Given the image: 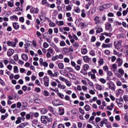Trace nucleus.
I'll return each instance as SVG.
<instances>
[{"label": "nucleus", "instance_id": "nucleus-1", "mask_svg": "<svg viewBox=\"0 0 128 128\" xmlns=\"http://www.w3.org/2000/svg\"><path fill=\"white\" fill-rule=\"evenodd\" d=\"M114 74L116 76L117 78H122V75L124 74V70L122 68H120L118 69V70L115 72Z\"/></svg>", "mask_w": 128, "mask_h": 128}, {"label": "nucleus", "instance_id": "nucleus-2", "mask_svg": "<svg viewBox=\"0 0 128 128\" xmlns=\"http://www.w3.org/2000/svg\"><path fill=\"white\" fill-rule=\"evenodd\" d=\"M52 120V118H48L46 116H42L41 117V122L42 124H48V122H50Z\"/></svg>", "mask_w": 128, "mask_h": 128}, {"label": "nucleus", "instance_id": "nucleus-3", "mask_svg": "<svg viewBox=\"0 0 128 128\" xmlns=\"http://www.w3.org/2000/svg\"><path fill=\"white\" fill-rule=\"evenodd\" d=\"M122 40H115L114 42V46L116 50H120L122 48Z\"/></svg>", "mask_w": 128, "mask_h": 128}, {"label": "nucleus", "instance_id": "nucleus-4", "mask_svg": "<svg viewBox=\"0 0 128 128\" xmlns=\"http://www.w3.org/2000/svg\"><path fill=\"white\" fill-rule=\"evenodd\" d=\"M47 74L51 78H58V72H56L53 73L52 70H48L47 71Z\"/></svg>", "mask_w": 128, "mask_h": 128}, {"label": "nucleus", "instance_id": "nucleus-5", "mask_svg": "<svg viewBox=\"0 0 128 128\" xmlns=\"http://www.w3.org/2000/svg\"><path fill=\"white\" fill-rule=\"evenodd\" d=\"M54 54V49L52 48H49L47 50V53L46 56L47 58H50L52 56V54Z\"/></svg>", "mask_w": 128, "mask_h": 128}, {"label": "nucleus", "instance_id": "nucleus-6", "mask_svg": "<svg viewBox=\"0 0 128 128\" xmlns=\"http://www.w3.org/2000/svg\"><path fill=\"white\" fill-rule=\"evenodd\" d=\"M52 104L55 106H62V102L58 100H54L52 102Z\"/></svg>", "mask_w": 128, "mask_h": 128}, {"label": "nucleus", "instance_id": "nucleus-7", "mask_svg": "<svg viewBox=\"0 0 128 128\" xmlns=\"http://www.w3.org/2000/svg\"><path fill=\"white\" fill-rule=\"evenodd\" d=\"M108 88L111 90H116V85L114 83L110 82V85L108 86Z\"/></svg>", "mask_w": 128, "mask_h": 128}, {"label": "nucleus", "instance_id": "nucleus-8", "mask_svg": "<svg viewBox=\"0 0 128 128\" xmlns=\"http://www.w3.org/2000/svg\"><path fill=\"white\" fill-rule=\"evenodd\" d=\"M14 54V50L12 48H10L9 50H8V52H7V56H12V54Z\"/></svg>", "mask_w": 128, "mask_h": 128}, {"label": "nucleus", "instance_id": "nucleus-9", "mask_svg": "<svg viewBox=\"0 0 128 128\" xmlns=\"http://www.w3.org/2000/svg\"><path fill=\"white\" fill-rule=\"evenodd\" d=\"M7 45L8 46H11L12 48H16V46L14 42L10 40H8L7 42Z\"/></svg>", "mask_w": 128, "mask_h": 128}, {"label": "nucleus", "instance_id": "nucleus-10", "mask_svg": "<svg viewBox=\"0 0 128 128\" xmlns=\"http://www.w3.org/2000/svg\"><path fill=\"white\" fill-rule=\"evenodd\" d=\"M112 70L115 74L118 72V65L116 64H112Z\"/></svg>", "mask_w": 128, "mask_h": 128}, {"label": "nucleus", "instance_id": "nucleus-11", "mask_svg": "<svg viewBox=\"0 0 128 128\" xmlns=\"http://www.w3.org/2000/svg\"><path fill=\"white\" fill-rule=\"evenodd\" d=\"M21 58L22 60H24V62H28V55L24 54H21Z\"/></svg>", "mask_w": 128, "mask_h": 128}, {"label": "nucleus", "instance_id": "nucleus-12", "mask_svg": "<svg viewBox=\"0 0 128 128\" xmlns=\"http://www.w3.org/2000/svg\"><path fill=\"white\" fill-rule=\"evenodd\" d=\"M30 12H31V14H38V8H32L30 10Z\"/></svg>", "mask_w": 128, "mask_h": 128}, {"label": "nucleus", "instance_id": "nucleus-13", "mask_svg": "<svg viewBox=\"0 0 128 128\" xmlns=\"http://www.w3.org/2000/svg\"><path fill=\"white\" fill-rule=\"evenodd\" d=\"M57 26H64V21L62 20H60V21H58V20H56V22H55Z\"/></svg>", "mask_w": 128, "mask_h": 128}, {"label": "nucleus", "instance_id": "nucleus-14", "mask_svg": "<svg viewBox=\"0 0 128 128\" xmlns=\"http://www.w3.org/2000/svg\"><path fill=\"white\" fill-rule=\"evenodd\" d=\"M112 43H110L108 44H103L102 45V48H112Z\"/></svg>", "mask_w": 128, "mask_h": 128}, {"label": "nucleus", "instance_id": "nucleus-15", "mask_svg": "<svg viewBox=\"0 0 128 128\" xmlns=\"http://www.w3.org/2000/svg\"><path fill=\"white\" fill-rule=\"evenodd\" d=\"M42 4L46 6L47 8H50V4L46 0H42Z\"/></svg>", "mask_w": 128, "mask_h": 128}, {"label": "nucleus", "instance_id": "nucleus-16", "mask_svg": "<svg viewBox=\"0 0 128 128\" xmlns=\"http://www.w3.org/2000/svg\"><path fill=\"white\" fill-rule=\"evenodd\" d=\"M94 20H95V24H96V26H98V24H100V20L99 16H96L94 18Z\"/></svg>", "mask_w": 128, "mask_h": 128}, {"label": "nucleus", "instance_id": "nucleus-17", "mask_svg": "<svg viewBox=\"0 0 128 128\" xmlns=\"http://www.w3.org/2000/svg\"><path fill=\"white\" fill-rule=\"evenodd\" d=\"M116 61L118 62V66H122V62H124L122 61V59L118 58L116 59Z\"/></svg>", "mask_w": 128, "mask_h": 128}, {"label": "nucleus", "instance_id": "nucleus-18", "mask_svg": "<svg viewBox=\"0 0 128 128\" xmlns=\"http://www.w3.org/2000/svg\"><path fill=\"white\" fill-rule=\"evenodd\" d=\"M96 34H100V32H102V29L100 28V26L98 25L96 26Z\"/></svg>", "mask_w": 128, "mask_h": 128}, {"label": "nucleus", "instance_id": "nucleus-19", "mask_svg": "<svg viewBox=\"0 0 128 128\" xmlns=\"http://www.w3.org/2000/svg\"><path fill=\"white\" fill-rule=\"evenodd\" d=\"M126 34H120L117 35L118 38H126Z\"/></svg>", "mask_w": 128, "mask_h": 128}, {"label": "nucleus", "instance_id": "nucleus-20", "mask_svg": "<svg viewBox=\"0 0 128 128\" xmlns=\"http://www.w3.org/2000/svg\"><path fill=\"white\" fill-rule=\"evenodd\" d=\"M90 58L88 56H83V60H84L85 62H90Z\"/></svg>", "mask_w": 128, "mask_h": 128}, {"label": "nucleus", "instance_id": "nucleus-21", "mask_svg": "<svg viewBox=\"0 0 128 128\" xmlns=\"http://www.w3.org/2000/svg\"><path fill=\"white\" fill-rule=\"evenodd\" d=\"M12 25L14 30H18V28H20V25H18V23L14 22L13 23Z\"/></svg>", "mask_w": 128, "mask_h": 128}, {"label": "nucleus", "instance_id": "nucleus-22", "mask_svg": "<svg viewBox=\"0 0 128 128\" xmlns=\"http://www.w3.org/2000/svg\"><path fill=\"white\" fill-rule=\"evenodd\" d=\"M10 20H16V22H18V18L16 15H14L10 16Z\"/></svg>", "mask_w": 128, "mask_h": 128}, {"label": "nucleus", "instance_id": "nucleus-23", "mask_svg": "<svg viewBox=\"0 0 128 128\" xmlns=\"http://www.w3.org/2000/svg\"><path fill=\"white\" fill-rule=\"evenodd\" d=\"M84 108L86 112H90V110H92V108H90V106L88 104H86L84 106Z\"/></svg>", "mask_w": 128, "mask_h": 128}, {"label": "nucleus", "instance_id": "nucleus-24", "mask_svg": "<svg viewBox=\"0 0 128 128\" xmlns=\"http://www.w3.org/2000/svg\"><path fill=\"white\" fill-rule=\"evenodd\" d=\"M26 124H28L26 123H22L16 128H24Z\"/></svg>", "mask_w": 128, "mask_h": 128}, {"label": "nucleus", "instance_id": "nucleus-25", "mask_svg": "<svg viewBox=\"0 0 128 128\" xmlns=\"http://www.w3.org/2000/svg\"><path fill=\"white\" fill-rule=\"evenodd\" d=\"M22 117H20V116L18 117L17 118V120L15 122V124H20L22 122Z\"/></svg>", "mask_w": 128, "mask_h": 128}, {"label": "nucleus", "instance_id": "nucleus-26", "mask_svg": "<svg viewBox=\"0 0 128 128\" xmlns=\"http://www.w3.org/2000/svg\"><path fill=\"white\" fill-rule=\"evenodd\" d=\"M64 70L66 72H72V68L70 67H66L64 68Z\"/></svg>", "mask_w": 128, "mask_h": 128}, {"label": "nucleus", "instance_id": "nucleus-27", "mask_svg": "<svg viewBox=\"0 0 128 128\" xmlns=\"http://www.w3.org/2000/svg\"><path fill=\"white\" fill-rule=\"evenodd\" d=\"M110 28H112V24L110 23H106L105 26L106 30H110Z\"/></svg>", "mask_w": 128, "mask_h": 128}, {"label": "nucleus", "instance_id": "nucleus-28", "mask_svg": "<svg viewBox=\"0 0 128 128\" xmlns=\"http://www.w3.org/2000/svg\"><path fill=\"white\" fill-rule=\"evenodd\" d=\"M81 52L82 54H88V50L85 48L81 49Z\"/></svg>", "mask_w": 128, "mask_h": 128}, {"label": "nucleus", "instance_id": "nucleus-29", "mask_svg": "<svg viewBox=\"0 0 128 128\" xmlns=\"http://www.w3.org/2000/svg\"><path fill=\"white\" fill-rule=\"evenodd\" d=\"M116 103L117 104H118V108H122V106H124V104L122 102H118V100H116Z\"/></svg>", "mask_w": 128, "mask_h": 128}, {"label": "nucleus", "instance_id": "nucleus-30", "mask_svg": "<svg viewBox=\"0 0 128 128\" xmlns=\"http://www.w3.org/2000/svg\"><path fill=\"white\" fill-rule=\"evenodd\" d=\"M57 96H59L60 98H64V94H62V93L58 92L57 93Z\"/></svg>", "mask_w": 128, "mask_h": 128}, {"label": "nucleus", "instance_id": "nucleus-31", "mask_svg": "<svg viewBox=\"0 0 128 128\" xmlns=\"http://www.w3.org/2000/svg\"><path fill=\"white\" fill-rule=\"evenodd\" d=\"M80 72L83 74V76H86V74H88V72H86V70H85V69L81 70Z\"/></svg>", "mask_w": 128, "mask_h": 128}, {"label": "nucleus", "instance_id": "nucleus-32", "mask_svg": "<svg viewBox=\"0 0 128 128\" xmlns=\"http://www.w3.org/2000/svg\"><path fill=\"white\" fill-rule=\"evenodd\" d=\"M74 10L75 12H77V14H80V8L78 7H74Z\"/></svg>", "mask_w": 128, "mask_h": 128}, {"label": "nucleus", "instance_id": "nucleus-33", "mask_svg": "<svg viewBox=\"0 0 128 128\" xmlns=\"http://www.w3.org/2000/svg\"><path fill=\"white\" fill-rule=\"evenodd\" d=\"M58 60V56L56 55L52 57V62H56V60Z\"/></svg>", "mask_w": 128, "mask_h": 128}, {"label": "nucleus", "instance_id": "nucleus-34", "mask_svg": "<svg viewBox=\"0 0 128 128\" xmlns=\"http://www.w3.org/2000/svg\"><path fill=\"white\" fill-rule=\"evenodd\" d=\"M8 4L10 8H13V6H14V2H8Z\"/></svg>", "mask_w": 128, "mask_h": 128}, {"label": "nucleus", "instance_id": "nucleus-35", "mask_svg": "<svg viewBox=\"0 0 128 128\" xmlns=\"http://www.w3.org/2000/svg\"><path fill=\"white\" fill-rule=\"evenodd\" d=\"M81 16L82 18H85L86 16V10H82V11H81Z\"/></svg>", "mask_w": 128, "mask_h": 128}, {"label": "nucleus", "instance_id": "nucleus-36", "mask_svg": "<svg viewBox=\"0 0 128 128\" xmlns=\"http://www.w3.org/2000/svg\"><path fill=\"white\" fill-rule=\"evenodd\" d=\"M128 8H126V10H124L122 12V14L123 16H126V14H128Z\"/></svg>", "mask_w": 128, "mask_h": 128}, {"label": "nucleus", "instance_id": "nucleus-37", "mask_svg": "<svg viewBox=\"0 0 128 128\" xmlns=\"http://www.w3.org/2000/svg\"><path fill=\"white\" fill-rule=\"evenodd\" d=\"M99 81L100 82H102V84H104L106 82V80L104 78H100L99 80Z\"/></svg>", "mask_w": 128, "mask_h": 128}, {"label": "nucleus", "instance_id": "nucleus-38", "mask_svg": "<svg viewBox=\"0 0 128 128\" xmlns=\"http://www.w3.org/2000/svg\"><path fill=\"white\" fill-rule=\"evenodd\" d=\"M83 68L85 70H88V68H90V66L88 64H85L83 66Z\"/></svg>", "mask_w": 128, "mask_h": 128}, {"label": "nucleus", "instance_id": "nucleus-39", "mask_svg": "<svg viewBox=\"0 0 128 128\" xmlns=\"http://www.w3.org/2000/svg\"><path fill=\"white\" fill-rule=\"evenodd\" d=\"M58 88H61V90H64L66 88V86L62 85L60 84H58Z\"/></svg>", "mask_w": 128, "mask_h": 128}, {"label": "nucleus", "instance_id": "nucleus-40", "mask_svg": "<svg viewBox=\"0 0 128 128\" xmlns=\"http://www.w3.org/2000/svg\"><path fill=\"white\" fill-rule=\"evenodd\" d=\"M58 68H60V70H64V64L62 63H60L58 64Z\"/></svg>", "mask_w": 128, "mask_h": 128}, {"label": "nucleus", "instance_id": "nucleus-41", "mask_svg": "<svg viewBox=\"0 0 128 128\" xmlns=\"http://www.w3.org/2000/svg\"><path fill=\"white\" fill-rule=\"evenodd\" d=\"M47 112H48V110H46V108H43L41 110V114H46Z\"/></svg>", "mask_w": 128, "mask_h": 128}, {"label": "nucleus", "instance_id": "nucleus-42", "mask_svg": "<svg viewBox=\"0 0 128 128\" xmlns=\"http://www.w3.org/2000/svg\"><path fill=\"white\" fill-rule=\"evenodd\" d=\"M96 90H102V86L101 85L99 84H96Z\"/></svg>", "mask_w": 128, "mask_h": 128}, {"label": "nucleus", "instance_id": "nucleus-43", "mask_svg": "<svg viewBox=\"0 0 128 128\" xmlns=\"http://www.w3.org/2000/svg\"><path fill=\"white\" fill-rule=\"evenodd\" d=\"M48 46H50V45L48 44V42H44L43 48H48Z\"/></svg>", "mask_w": 128, "mask_h": 128}, {"label": "nucleus", "instance_id": "nucleus-44", "mask_svg": "<svg viewBox=\"0 0 128 128\" xmlns=\"http://www.w3.org/2000/svg\"><path fill=\"white\" fill-rule=\"evenodd\" d=\"M98 72L100 76H104V70L102 69H100Z\"/></svg>", "mask_w": 128, "mask_h": 128}, {"label": "nucleus", "instance_id": "nucleus-45", "mask_svg": "<svg viewBox=\"0 0 128 128\" xmlns=\"http://www.w3.org/2000/svg\"><path fill=\"white\" fill-rule=\"evenodd\" d=\"M52 48H54L56 52H60V48H58V46L56 45H54V46H52Z\"/></svg>", "mask_w": 128, "mask_h": 128}, {"label": "nucleus", "instance_id": "nucleus-46", "mask_svg": "<svg viewBox=\"0 0 128 128\" xmlns=\"http://www.w3.org/2000/svg\"><path fill=\"white\" fill-rule=\"evenodd\" d=\"M6 112V109L2 108V106L0 105V112H2V114H4Z\"/></svg>", "mask_w": 128, "mask_h": 128}, {"label": "nucleus", "instance_id": "nucleus-47", "mask_svg": "<svg viewBox=\"0 0 128 128\" xmlns=\"http://www.w3.org/2000/svg\"><path fill=\"white\" fill-rule=\"evenodd\" d=\"M74 4H76V6H80V2L77 0H74V2H73Z\"/></svg>", "mask_w": 128, "mask_h": 128}, {"label": "nucleus", "instance_id": "nucleus-48", "mask_svg": "<svg viewBox=\"0 0 128 128\" xmlns=\"http://www.w3.org/2000/svg\"><path fill=\"white\" fill-rule=\"evenodd\" d=\"M14 70L15 74H18V69L17 66H14Z\"/></svg>", "mask_w": 128, "mask_h": 128}, {"label": "nucleus", "instance_id": "nucleus-49", "mask_svg": "<svg viewBox=\"0 0 128 128\" xmlns=\"http://www.w3.org/2000/svg\"><path fill=\"white\" fill-rule=\"evenodd\" d=\"M116 84L118 86H122V82L118 80L117 82H116Z\"/></svg>", "mask_w": 128, "mask_h": 128}, {"label": "nucleus", "instance_id": "nucleus-50", "mask_svg": "<svg viewBox=\"0 0 128 128\" xmlns=\"http://www.w3.org/2000/svg\"><path fill=\"white\" fill-rule=\"evenodd\" d=\"M43 94H44V96H48L50 94V92H48V90H44Z\"/></svg>", "mask_w": 128, "mask_h": 128}, {"label": "nucleus", "instance_id": "nucleus-51", "mask_svg": "<svg viewBox=\"0 0 128 128\" xmlns=\"http://www.w3.org/2000/svg\"><path fill=\"white\" fill-rule=\"evenodd\" d=\"M74 68L76 70H77V72L80 71V66L79 65H76Z\"/></svg>", "mask_w": 128, "mask_h": 128}, {"label": "nucleus", "instance_id": "nucleus-52", "mask_svg": "<svg viewBox=\"0 0 128 128\" xmlns=\"http://www.w3.org/2000/svg\"><path fill=\"white\" fill-rule=\"evenodd\" d=\"M2 50L4 52H6L8 50V46H6V45H3Z\"/></svg>", "mask_w": 128, "mask_h": 128}, {"label": "nucleus", "instance_id": "nucleus-53", "mask_svg": "<svg viewBox=\"0 0 128 128\" xmlns=\"http://www.w3.org/2000/svg\"><path fill=\"white\" fill-rule=\"evenodd\" d=\"M43 81L44 82H50V79L48 78V76H44L43 78Z\"/></svg>", "mask_w": 128, "mask_h": 128}, {"label": "nucleus", "instance_id": "nucleus-54", "mask_svg": "<svg viewBox=\"0 0 128 128\" xmlns=\"http://www.w3.org/2000/svg\"><path fill=\"white\" fill-rule=\"evenodd\" d=\"M116 100L118 102H124V99H122V98H116Z\"/></svg>", "mask_w": 128, "mask_h": 128}, {"label": "nucleus", "instance_id": "nucleus-55", "mask_svg": "<svg viewBox=\"0 0 128 128\" xmlns=\"http://www.w3.org/2000/svg\"><path fill=\"white\" fill-rule=\"evenodd\" d=\"M26 118L27 120H30V114H28L26 116Z\"/></svg>", "mask_w": 128, "mask_h": 128}, {"label": "nucleus", "instance_id": "nucleus-56", "mask_svg": "<svg viewBox=\"0 0 128 128\" xmlns=\"http://www.w3.org/2000/svg\"><path fill=\"white\" fill-rule=\"evenodd\" d=\"M14 60H16V62H18V54H15L14 56Z\"/></svg>", "mask_w": 128, "mask_h": 128}, {"label": "nucleus", "instance_id": "nucleus-57", "mask_svg": "<svg viewBox=\"0 0 128 128\" xmlns=\"http://www.w3.org/2000/svg\"><path fill=\"white\" fill-rule=\"evenodd\" d=\"M65 82L67 86L70 87L72 86V83H70V82L68 81V80H67Z\"/></svg>", "mask_w": 128, "mask_h": 128}, {"label": "nucleus", "instance_id": "nucleus-58", "mask_svg": "<svg viewBox=\"0 0 128 128\" xmlns=\"http://www.w3.org/2000/svg\"><path fill=\"white\" fill-rule=\"evenodd\" d=\"M100 120H102V118H100V117H96L95 118L96 122H100Z\"/></svg>", "mask_w": 128, "mask_h": 128}, {"label": "nucleus", "instance_id": "nucleus-59", "mask_svg": "<svg viewBox=\"0 0 128 128\" xmlns=\"http://www.w3.org/2000/svg\"><path fill=\"white\" fill-rule=\"evenodd\" d=\"M111 6H112V4H104V7H105V8H110Z\"/></svg>", "mask_w": 128, "mask_h": 128}, {"label": "nucleus", "instance_id": "nucleus-60", "mask_svg": "<svg viewBox=\"0 0 128 128\" xmlns=\"http://www.w3.org/2000/svg\"><path fill=\"white\" fill-rule=\"evenodd\" d=\"M66 10L68 12H70V10H72V6L70 5H68L66 6Z\"/></svg>", "mask_w": 128, "mask_h": 128}, {"label": "nucleus", "instance_id": "nucleus-61", "mask_svg": "<svg viewBox=\"0 0 128 128\" xmlns=\"http://www.w3.org/2000/svg\"><path fill=\"white\" fill-rule=\"evenodd\" d=\"M60 46H66V42H64V41H61L60 42Z\"/></svg>", "mask_w": 128, "mask_h": 128}, {"label": "nucleus", "instance_id": "nucleus-62", "mask_svg": "<svg viewBox=\"0 0 128 128\" xmlns=\"http://www.w3.org/2000/svg\"><path fill=\"white\" fill-rule=\"evenodd\" d=\"M79 112L82 114H84V110L82 108H79Z\"/></svg>", "mask_w": 128, "mask_h": 128}, {"label": "nucleus", "instance_id": "nucleus-63", "mask_svg": "<svg viewBox=\"0 0 128 128\" xmlns=\"http://www.w3.org/2000/svg\"><path fill=\"white\" fill-rule=\"evenodd\" d=\"M103 70L104 72H108V66H103Z\"/></svg>", "mask_w": 128, "mask_h": 128}, {"label": "nucleus", "instance_id": "nucleus-64", "mask_svg": "<svg viewBox=\"0 0 128 128\" xmlns=\"http://www.w3.org/2000/svg\"><path fill=\"white\" fill-rule=\"evenodd\" d=\"M58 128H64V125L62 124H60L58 125Z\"/></svg>", "mask_w": 128, "mask_h": 128}]
</instances>
